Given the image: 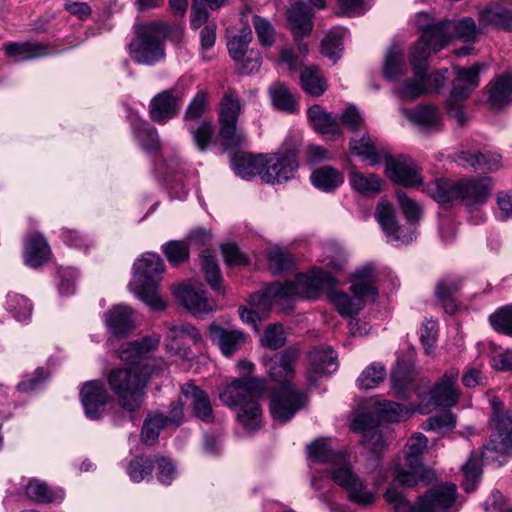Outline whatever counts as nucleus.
Listing matches in <instances>:
<instances>
[{
    "label": "nucleus",
    "mask_w": 512,
    "mask_h": 512,
    "mask_svg": "<svg viewBox=\"0 0 512 512\" xmlns=\"http://www.w3.org/2000/svg\"><path fill=\"white\" fill-rule=\"evenodd\" d=\"M428 440L422 433L414 434L406 444L405 462L393 465L392 483L384 493V499L392 512H448L456 501V485L447 483L430 489L411 503L399 487H414L428 475L422 461Z\"/></svg>",
    "instance_id": "obj_1"
},
{
    "label": "nucleus",
    "mask_w": 512,
    "mask_h": 512,
    "mask_svg": "<svg viewBox=\"0 0 512 512\" xmlns=\"http://www.w3.org/2000/svg\"><path fill=\"white\" fill-rule=\"evenodd\" d=\"M299 357V350L289 347L282 352L275 353L268 360L263 359V364L269 378L278 383L271 393L270 412L275 421L286 423L297 411L302 409L307 402V396L295 388L291 383L295 376V364Z\"/></svg>",
    "instance_id": "obj_2"
},
{
    "label": "nucleus",
    "mask_w": 512,
    "mask_h": 512,
    "mask_svg": "<svg viewBox=\"0 0 512 512\" xmlns=\"http://www.w3.org/2000/svg\"><path fill=\"white\" fill-rule=\"evenodd\" d=\"M336 283L335 277L328 271L315 269L310 274H299L284 284L275 282L254 293L252 303L266 309L275 303L291 302L297 299H314L320 290L330 288Z\"/></svg>",
    "instance_id": "obj_3"
},
{
    "label": "nucleus",
    "mask_w": 512,
    "mask_h": 512,
    "mask_svg": "<svg viewBox=\"0 0 512 512\" xmlns=\"http://www.w3.org/2000/svg\"><path fill=\"white\" fill-rule=\"evenodd\" d=\"M266 390V381L261 378L244 377L232 381L220 392L219 398L237 412V420L249 433L262 425V408L258 402Z\"/></svg>",
    "instance_id": "obj_4"
},
{
    "label": "nucleus",
    "mask_w": 512,
    "mask_h": 512,
    "mask_svg": "<svg viewBox=\"0 0 512 512\" xmlns=\"http://www.w3.org/2000/svg\"><path fill=\"white\" fill-rule=\"evenodd\" d=\"M492 187V178L485 176L464 178L457 182L436 179L426 185L425 191L440 204L459 202L469 211H474L487 203Z\"/></svg>",
    "instance_id": "obj_5"
},
{
    "label": "nucleus",
    "mask_w": 512,
    "mask_h": 512,
    "mask_svg": "<svg viewBox=\"0 0 512 512\" xmlns=\"http://www.w3.org/2000/svg\"><path fill=\"white\" fill-rule=\"evenodd\" d=\"M155 371L148 365L116 368L108 375V384L117 396L118 405L128 412L138 410L144 401L145 387Z\"/></svg>",
    "instance_id": "obj_6"
},
{
    "label": "nucleus",
    "mask_w": 512,
    "mask_h": 512,
    "mask_svg": "<svg viewBox=\"0 0 512 512\" xmlns=\"http://www.w3.org/2000/svg\"><path fill=\"white\" fill-rule=\"evenodd\" d=\"M350 282V294L332 291L329 298L342 317L353 319L363 309L367 301L373 302L378 296L374 267L371 264H366L358 268L353 273Z\"/></svg>",
    "instance_id": "obj_7"
},
{
    "label": "nucleus",
    "mask_w": 512,
    "mask_h": 512,
    "mask_svg": "<svg viewBox=\"0 0 512 512\" xmlns=\"http://www.w3.org/2000/svg\"><path fill=\"white\" fill-rule=\"evenodd\" d=\"M397 199L403 214L410 223L418 221L421 218V207L405 192L398 191ZM375 218L385 233L388 242L396 246L406 245L415 238V228L412 224L408 227L399 226L397 224L395 211L392 205L386 200H381L378 203Z\"/></svg>",
    "instance_id": "obj_8"
},
{
    "label": "nucleus",
    "mask_w": 512,
    "mask_h": 512,
    "mask_svg": "<svg viewBox=\"0 0 512 512\" xmlns=\"http://www.w3.org/2000/svg\"><path fill=\"white\" fill-rule=\"evenodd\" d=\"M165 269L160 256L146 252L133 265V291L152 310L161 311L166 305L158 293V284Z\"/></svg>",
    "instance_id": "obj_9"
},
{
    "label": "nucleus",
    "mask_w": 512,
    "mask_h": 512,
    "mask_svg": "<svg viewBox=\"0 0 512 512\" xmlns=\"http://www.w3.org/2000/svg\"><path fill=\"white\" fill-rule=\"evenodd\" d=\"M179 31L162 20L138 26L137 35L129 44L132 59L141 65L152 66L165 57V40L172 31Z\"/></svg>",
    "instance_id": "obj_10"
},
{
    "label": "nucleus",
    "mask_w": 512,
    "mask_h": 512,
    "mask_svg": "<svg viewBox=\"0 0 512 512\" xmlns=\"http://www.w3.org/2000/svg\"><path fill=\"white\" fill-rule=\"evenodd\" d=\"M493 416L491 421L494 431L489 442L483 446L482 461L502 466L512 455V415L501 414L502 403L496 399L492 402Z\"/></svg>",
    "instance_id": "obj_11"
},
{
    "label": "nucleus",
    "mask_w": 512,
    "mask_h": 512,
    "mask_svg": "<svg viewBox=\"0 0 512 512\" xmlns=\"http://www.w3.org/2000/svg\"><path fill=\"white\" fill-rule=\"evenodd\" d=\"M241 106L232 91H227L220 103L219 122L221 143L226 149L238 148L246 141V134L237 127Z\"/></svg>",
    "instance_id": "obj_12"
},
{
    "label": "nucleus",
    "mask_w": 512,
    "mask_h": 512,
    "mask_svg": "<svg viewBox=\"0 0 512 512\" xmlns=\"http://www.w3.org/2000/svg\"><path fill=\"white\" fill-rule=\"evenodd\" d=\"M429 57L428 51H420L419 48L411 50L410 62L414 76L406 79L403 84L395 90L396 95L401 100H414L422 95L431 93V87L426 82Z\"/></svg>",
    "instance_id": "obj_13"
},
{
    "label": "nucleus",
    "mask_w": 512,
    "mask_h": 512,
    "mask_svg": "<svg viewBox=\"0 0 512 512\" xmlns=\"http://www.w3.org/2000/svg\"><path fill=\"white\" fill-rule=\"evenodd\" d=\"M332 480L347 493L350 502L361 507L373 504L376 499V493L369 489L366 481L354 472L351 463L337 469Z\"/></svg>",
    "instance_id": "obj_14"
},
{
    "label": "nucleus",
    "mask_w": 512,
    "mask_h": 512,
    "mask_svg": "<svg viewBox=\"0 0 512 512\" xmlns=\"http://www.w3.org/2000/svg\"><path fill=\"white\" fill-rule=\"evenodd\" d=\"M298 168L297 151L289 148L266 157L262 180L267 183H282L294 177Z\"/></svg>",
    "instance_id": "obj_15"
},
{
    "label": "nucleus",
    "mask_w": 512,
    "mask_h": 512,
    "mask_svg": "<svg viewBox=\"0 0 512 512\" xmlns=\"http://www.w3.org/2000/svg\"><path fill=\"white\" fill-rule=\"evenodd\" d=\"M442 32L436 40V49L441 50L444 48L452 38H457L464 43H474L477 41L480 34L483 33V28L477 26L476 22L471 17H463L459 20H442V25L439 29Z\"/></svg>",
    "instance_id": "obj_16"
},
{
    "label": "nucleus",
    "mask_w": 512,
    "mask_h": 512,
    "mask_svg": "<svg viewBox=\"0 0 512 512\" xmlns=\"http://www.w3.org/2000/svg\"><path fill=\"white\" fill-rule=\"evenodd\" d=\"M459 370L451 367L431 387L428 393L429 405L434 407L451 408L455 406L460 398V391L457 386Z\"/></svg>",
    "instance_id": "obj_17"
},
{
    "label": "nucleus",
    "mask_w": 512,
    "mask_h": 512,
    "mask_svg": "<svg viewBox=\"0 0 512 512\" xmlns=\"http://www.w3.org/2000/svg\"><path fill=\"white\" fill-rule=\"evenodd\" d=\"M385 169L390 180L405 187H413L422 182L420 167L410 157L387 156L385 157Z\"/></svg>",
    "instance_id": "obj_18"
},
{
    "label": "nucleus",
    "mask_w": 512,
    "mask_h": 512,
    "mask_svg": "<svg viewBox=\"0 0 512 512\" xmlns=\"http://www.w3.org/2000/svg\"><path fill=\"white\" fill-rule=\"evenodd\" d=\"M81 403L87 418L98 420L106 405L113 400L105 385L99 380L88 381L80 390Z\"/></svg>",
    "instance_id": "obj_19"
},
{
    "label": "nucleus",
    "mask_w": 512,
    "mask_h": 512,
    "mask_svg": "<svg viewBox=\"0 0 512 512\" xmlns=\"http://www.w3.org/2000/svg\"><path fill=\"white\" fill-rule=\"evenodd\" d=\"M174 295L194 316L208 314L214 309V303L207 298L202 284H181L174 288Z\"/></svg>",
    "instance_id": "obj_20"
},
{
    "label": "nucleus",
    "mask_w": 512,
    "mask_h": 512,
    "mask_svg": "<svg viewBox=\"0 0 512 512\" xmlns=\"http://www.w3.org/2000/svg\"><path fill=\"white\" fill-rule=\"evenodd\" d=\"M485 68L483 64L476 63L468 68L453 67L455 77L452 82L450 97L452 103L464 102L479 86V74Z\"/></svg>",
    "instance_id": "obj_21"
},
{
    "label": "nucleus",
    "mask_w": 512,
    "mask_h": 512,
    "mask_svg": "<svg viewBox=\"0 0 512 512\" xmlns=\"http://www.w3.org/2000/svg\"><path fill=\"white\" fill-rule=\"evenodd\" d=\"M307 452L310 460V467L316 464H327L330 466V476L332 477L337 469H341L350 463L349 455L340 450H334L323 439L313 441L307 446Z\"/></svg>",
    "instance_id": "obj_22"
},
{
    "label": "nucleus",
    "mask_w": 512,
    "mask_h": 512,
    "mask_svg": "<svg viewBox=\"0 0 512 512\" xmlns=\"http://www.w3.org/2000/svg\"><path fill=\"white\" fill-rule=\"evenodd\" d=\"M181 105L182 99L178 94L171 89L163 90L150 100V118L158 124H166L178 115Z\"/></svg>",
    "instance_id": "obj_23"
},
{
    "label": "nucleus",
    "mask_w": 512,
    "mask_h": 512,
    "mask_svg": "<svg viewBox=\"0 0 512 512\" xmlns=\"http://www.w3.org/2000/svg\"><path fill=\"white\" fill-rule=\"evenodd\" d=\"M310 365L306 373L309 386H314L325 375L338 369L337 355L329 347H317L309 353Z\"/></svg>",
    "instance_id": "obj_24"
},
{
    "label": "nucleus",
    "mask_w": 512,
    "mask_h": 512,
    "mask_svg": "<svg viewBox=\"0 0 512 512\" xmlns=\"http://www.w3.org/2000/svg\"><path fill=\"white\" fill-rule=\"evenodd\" d=\"M351 429L354 432L363 433L361 443L371 451L375 460L379 461L380 454L384 451L386 444L381 431L374 426L372 417L367 413L359 414L352 421Z\"/></svg>",
    "instance_id": "obj_25"
},
{
    "label": "nucleus",
    "mask_w": 512,
    "mask_h": 512,
    "mask_svg": "<svg viewBox=\"0 0 512 512\" xmlns=\"http://www.w3.org/2000/svg\"><path fill=\"white\" fill-rule=\"evenodd\" d=\"M159 175L167 184L170 195L179 200H183L189 193V188L185 183L183 167L178 157L164 161L158 168Z\"/></svg>",
    "instance_id": "obj_26"
},
{
    "label": "nucleus",
    "mask_w": 512,
    "mask_h": 512,
    "mask_svg": "<svg viewBox=\"0 0 512 512\" xmlns=\"http://www.w3.org/2000/svg\"><path fill=\"white\" fill-rule=\"evenodd\" d=\"M415 24L421 32V36L411 50L419 48L420 51H428V56L439 51V49H436V40L442 32V29H439L442 21L434 23L429 13L420 12L416 15Z\"/></svg>",
    "instance_id": "obj_27"
},
{
    "label": "nucleus",
    "mask_w": 512,
    "mask_h": 512,
    "mask_svg": "<svg viewBox=\"0 0 512 512\" xmlns=\"http://www.w3.org/2000/svg\"><path fill=\"white\" fill-rule=\"evenodd\" d=\"M181 395L189 401L196 418L206 423L214 421V413L208 394L193 383L181 386Z\"/></svg>",
    "instance_id": "obj_28"
},
{
    "label": "nucleus",
    "mask_w": 512,
    "mask_h": 512,
    "mask_svg": "<svg viewBox=\"0 0 512 512\" xmlns=\"http://www.w3.org/2000/svg\"><path fill=\"white\" fill-rule=\"evenodd\" d=\"M159 343L160 337L158 335L146 336L140 341L124 343L120 348L119 357L132 367L134 365L138 366L137 364L154 351Z\"/></svg>",
    "instance_id": "obj_29"
},
{
    "label": "nucleus",
    "mask_w": 512,
    "mask_h": 512,
    "mask_svg": "<svg viewBox=\"0 0 512 512\" xmlns=\"http://www.w3.org/2000/svg\"><path fill=\"white\" fill-rule=\"evenodd\" d=\"M488 103L494 109H502L512 103V74L503 73L494 77L486 87Z\"/></svg>",
    "instance_id": "obj_30"
},
{
    "label": "nucleus",
    "mask_w": 512,
    "mask_h": 512,
    "mask_svg": "<svg viewBox=\"0 0 512 512\" xmlns=\"http://www.w3.org/2000/svg\"><path fill=\"white\" fill-rule=\"evenodd\" d=\"M307 117L314 130L329 139H336L341 134L339 121L320 105H313L307 110Z\"/></svg>",
    "instance_id": "obj_31"
},
{
    "label": "nucleus",
    "mask_w": 512,
    "mask_h": 512,
    "mask_svg": "<svg viewBox=\"0 0 512 512\" xmlns=\"http://www.w3.org/2000/svg\"><path fill=\"white\" fill-rule=\"evenodd\" d=\"M209 337L216 343L225 356H231L245 343V334L239 330H227L212 323L208 329Z\"/></svg>",
    "instance_id": "obj_32"
},
{
    "label": "nucleus",
    "mask_w": 512,
    "mask_h": 512,
    "mask_svg": "<svg viewBox=\"0 0 512 512\" xmlns=\"http://www.w3.org/2000/svg\"><path fill=\"white\" fill-rule=\"evenodd\" d=\"M313 16L314 12L312 9L302 1H298L289 7L288 22L295 41H298V37H305L311 33L313 29Z\"/></svg>",
    "instance_id": "obj_33"
},
{
    "label": "nucleus",
    "mask_w": 512,
    "mask_h": 512,
    "mask_svg": "<svg viewBox=\"0 0 512 512\" xmlns=\"http://www.w3.org/2000/svg\"><path fill=\"white\" fill-rule=\"evenodd\" d=\"M478 22L483 28L493 27L497 30L512 32V10L499 4H491L478 14Z\"/></svg>",
    "instance_id": "obj_34"
},
{
    "label": "nucleus",
    "mask_w": 512,
    "mask_h": 512,
    "mask_svg": "<svg viewBox=\"0 0 512 512\" xmlns=\"http://www.w3.org/2000/svg\"><path fill=\"white\" fill-rule=\"evenodd\" d=\"M132 310L124 304H118L105 314V323L109 332L115 337H124L133 328Z\"/></svg>",
    "instance_id": "obj_35"
},
{
    "label": "nucleus",
    "mask_w": 512,
    "mask_h": 512,
    "mask_svg": "<svg viewBox=\"0 0 512 512\" xmlns=\"http://www.w3.org/2000/svg\"><path fill=\"white\" fill-rule=\"evenodd\" d=\"M50 256V248L41 234L29 236L25 242V263L31 268L43 265Z\"/></svg>",
    "instance_id": "obj_36"
},
{
    "label": "nucleus",
    "mask_w": 512,
    "mask_h": 512,
    "mask_svg": "<svg viewBox=\"0 0 512 512\" xmlns=\"http://www.w3.org/2000/svg\"><path fill=\"white\" fill-rule=\"evenodd\" d=\"M401 112L411 123L422 129H432L440 125V113L434 105L426 104L414 109L402 108Z\"/></svg>",
    "instance_id": "obj_37"
},
{
    "label": "nucleus",
    "mask_w": 512,
    "mask_h": 512,
    "mask_svg": "<svg viewBox=\"0 0 512 512\" xmlns=\"http://www.w3.org/2000/svg\"><path fill=\"white\" fill-rule=\"evenodd\" d=\"M266 157L263 155L243 154L234 156L232 159V169L236 175L243 179H251L256 175L264 173Z\"/></svg>",
    "instance_id": "obj_38"
},
{
    "label": "nucleus",
    "mask_w": 512,
    "mask_h": 512,
    "mask_svg": "<svg viewBox=\"0 0 512 512\" xmlns=\"http://www.w3.org/2000/svg\"><path fill=\"white\" fill-rule=\"evenodd\" d=\"M7 57L21 56L22 60H31L49 54L48 46L39 42H7L3 45Z\"/></svg>",
    "instance_id": "obj_39"
},
{
    "label": "nucleus",
    "mask_w": 512,
    "mask_h": 512,
    "mask_svg": "<svg viewBox=\"0 0 512 512\" xmlns=\"http://www.w3.org/2000/svg\"><path fill=\"white\" fill-rule=\"evenodd\" d=\"M133 133L143 150L148 153L155 152L160 148V139L156 128L145 120H140L135 115L132 120Z\"/></svg>",
    "instance_id": "obj_40"
},
{
    "label": "nucleus",
    "mask_w": 512,
    "mask_h": 512,
    "mask_svg": "<svg viewBox=\"0 0 512 512\" xmlns=\"http://www.w3.org/2000/svg\"><path fill=\"white\" fill-rule=\"evenodd\" d=\"M406 71V64L404 60V52L402 48L397 45H391L385 55L383 74L389 81H395L400 76L404 75Z\"/></svg>",
    "instance_id": "obj_41"
},
{
    "label": "nucleus",
    "mask_w": 512,
    "mask_h": 512,
    "mask_svg": "<svg viewBox=\"0 0 512 512\" xmlns=\"http://www.w3.org/2000/svg\"><path fill=\"white\" fill-rule=\"evenodd\" d=\"M342 174L331 166H323L314 170L311 174L312 184L325 192H330L343 183Z\"/></svg>",
    "instance_id": "obj_42"
},
{
    "label": "nucleus",
    "mask_w": 512,
    "mask_h": 512,
    "mask_svg": "<svg viewBox=\"0 0 512 512\" xmlns=\"http://www.w3.org/2000/svg\"><path fill=\"white\" fill-rule=\"evenodd\" d=\"M300 81L303 90L314 97L321 96L327 89L320 70L314 65H309L302 69Z\"/></svg>",
    "instance_id": "obj_43"
},
{
    "label": "nucleus",
    "mask_w": 512,
    "mask_h": 512,
    "mask_svg": "<svg viewBox=\"0 0 512 512\" xmlns=\"http://www.w3.org/2000/svg\"><path fill=\"white\" fill-rule=\"evenodd\" d=\"M26 495L37 503H53L61 501L64 493L61 489L51 490L46 483L33 479L26 486Z\"/></svg>",
    "instance_id": "obj_44"
},
{
    "label": "nucleus",
    "mask_w": 512,
    "mask_h": 512,
    "mask_svg": "<svg viewBox=\"0 0 512 512\" xmlns=\"http://www.w3.org/2000/svg\"><path fill=\"white\" fill-rule=\"evenodd\" d=\"M269 94L276 109L290 114L297 111V101L285 84L274 83L269 88Z\"/></svg>",
    "instance_id": "obj_45"
},
{
    "label": "nucleus",
    "mask_w": 512,
    "mask_h": 512,
    "mask_svg": "<svg viewBox=\"0 0 512 512\" xmlns=\"http://www.w3.org/2000/svg\"><path fill=\"white\" fill-rule=\"evenodd\" d=\"M460 286L461 280L453 276L444 277L436 284L435 295L447 313H454L456 309L451 297L459 290Z\"/></svg>",
    "instance_id": "obj_46"
},
{
    "label": "nucleus",
    "mask_w": 512,
    "mask_h": 512,
    "mask_svg": "<svg viewBox=\"0 0 512 512\" xmlns=\"http://www.w3.org/2000/svg\"><path fill=\"white\" fill-rule=\"evenodd\" d=\"M350 149L371 166L380 163L383 157V153L376 148L368 134H364L360 139H352Z\"/></svg>",
    "instance_id": "obj_47"
},
{
    "label": "nucleus",
    "mask_w": 512,
    "mask_h": 512,
    "mask_svg": "<svg viewBox=\"0 0 512 512\" xmlns=\"http://www.w3.org/2000/svg\"><path fill=\"white\" fill-rule=\"evenodd\" d=\"M349 181L351 186L361 194H376L381 189L382 180L375 174H363L355 169H351L349 173Z\"/></svg>",
    "instance_id": "obj_48"
},
{
    "label": "nucleus",
    "mask_w": 512,
    "mask_h": 512,
    "mask_svg": "<svg viewBox=\"0 0 512 512\" xmlns=\"http://www.w3.org/2000/svg\"><path fill=\"white\" fill-rule=\"evenodd\" d=\"M168 427L162 419V413H149L143 422L141 441L146 445H153L158 440L160 432Z\"/></svg>",
    "instance_id": "obj_49"
},
{
    "label": "nucleus",
    "mask_w": 512,
    "mask_h": 512,
    "mask_svg": "<svg viewBox=\"0 0 512 512\" xmlns=\"http://www.w3.org/2000/svg\"><path fill=\"white\" fill-rule=\"evenodd\" d=\"M190 339L194 344H198L202 341V335L199 330L189 323H181L173 325L169 329L168 339L169 343L167 347L170 350H175V353H180V349L174 347V343L182 339Z\"/></svg>",
    "instance_id": "obj_50"
},
{
    "label": "nucleus",
    "mask_w": 512,
    "mask_h": 512,
    "mask_svg": "<svg viewBox=\"0 0 512 512\" xmlns=\"http://www.w3.org/2000/svg\"><path fill=\"white\" fill-rule=\"evenodd\" d=\"M374 409L380 420L389 422L401 421L409 413L404 405L389 400L377 402Z\"/></svg>",
    "instance_id": "obj_51"
},
{
    "label": "nucleus",
    "mask_w": 512,
    "mask_h": 512,
    "mask_svg": "<svg viewBox=\"0 0 512 512\" xmlns=\"http://www.w3.org/2000/svg\"><path fill=\"white\" fill-rule=\"evenodd\" d=\"M154 469V461L146 456H137L127 466V474L134 483L150 478Z\"/></svg>",
    "instance_id": "obj_52"
},
{
    "label": "nucleus",
    "mask_w": 512,
    "mask_h": 512,
    "mask_svg": "<svg viewBox=\"0 0 512 512\" xmlns=\"http://www.w3.org/2000/svg\"><path fill=\"white\" fill-rule=\"evenodd\" d=\"M189 244L185 240H170L162 245V252L172 265L189 259Z\"/></svg>",
    "instance_id": "obj_53"
},
{
    "label": "nucleus",
    "mask_w": 512,
    "mask_h": 512,
    "mask_svg": "<svg viewBox=\"0 0 512 512\" xmlns=\"http://www.w3.org/2000/svg\"><path fill=\"white\" fill-rule=\"evenodd\" d=\"M6 309L18 321L27 320L32 313L30 301L26 297L16 293L7 294Z\"/></svg>",
    "instance_id": "obj_54"
},
{
    "label": "nucleus",
    "mask_w": 512,
    "mask_h": 512,
    "mask_svg": "<svg viewBox=\"0 0 512 512\" xmlns=\"http://www.w3.org/2000/svg\"><path fill=\"white\" fill-rule=\"evenodd\" d=\"M392 387L395 390L397 396L402 399H406L412 389L413 376L408 368L402 367L398 364L397 367L392 371L391 375Z\"/></svg>",
    "instance_id": "obj_55"
},
{
    "label": "nucleus",
    "mask_w": 512,
    "mask_h": 512,
    "mask_svg": "<svg viewBox=\"0 0 512 512\" xmlns=\"http://www.w3.org/2000/svg\"><path fill=\"white\" fill-rule=\"evenodd\" d=\"M386 375L385 367L380 363H372L358 377V385L363 389H373L378 386Z\"/></svg>",
    "instance_id": "obj_56"
},
{
    "label": "nucleus",
    "mask_w": 512,
    "mask_h": 512,
    "mask_svg": "<svg viewBox=\"0 0 512 512\" xmlns=\"http://www.w3.org/2000/svg\"><path fill=\"white\" fill-rule=\"evenodd\" d=\"M252 39V32L250 28H244L238 35H235L227 43L230 56L235 61L243 60L247 51L248 45Z\"/></svg>",
    "instance_id": "obj_57"
},
{
    "label": "nucleus",
    "mask_w": 512,
    "mask_h": 512,
    "mask_svg": "<svg viewBox=\"0 0 512 512\" xmlns=\"http://www.w3.org/2000/svg\"><path fill=\"white\" fill-rule=\"evenodd\" d=\"M188 130L200 151H205L208 148L215 133L214 125L207 120L201 121L196 128L189 125Z\"/></svg>",
    "instance_id": "obj_58"
},
{
    "label": "nucleus",
    "mask_w": 512,
    "mask_h": 512,
    "mask_svg": "<svg viewBox=\"0 0 512 512\" xmlns=\"http://www.w3.org/2000/svg\"><path fill=\"white\" fill-rule=\"evenodd\" d=\"M201 265L202 270L204 272V276L207 282L209 283L210 287L216 292H221L222 277L215 258L211 255L203 254Z\"/></svg>",
    "instance_id": "obj_59"
},
{
    "label": "nucleus",
    "mask_w": 512,
    "mask_h": 512,
    "mask_svg": "<svg viewBox=\"0 0 512 512\" xmlns=\"http://www.w3.org/2000/svg\"><path fill=\"white\" fill-rule=\"evenodd\" d=\"M464 473L463 487L466 492L475 490L476 483L481 477V466L476 454L472 453L468 461L462 466Z\"/></svg>",
    "instance_id": "obj_60"
},
{
    "label": "nucleus",
    "mask_w": 512,
    "mask_h": 512,
    "mask_svg": "<svg viewBox=\"0 0 512 512\" xmlns=\"http://www.w3.org/2000/svg\"><path fill=\"white\" fill-rule=\"evenodd\" d=\"M492 328L500 333L512 336V306H504L489 317Z\"/></svg>",
    "instance_id": "obj_61"
},
{
    "label": "nucleus",
    "mask_w": 512,
    "mask_h": 512,
    "mask_svg": "<svg viewBox=\"0 0 512 512\" xmlns=\"http://www.w3.org/2000/svg\"><path fill=\"white\" fill-rule=\"evenodd\" d=\"M49 378L48 371L43 368H37L33 374L24 378L18 385L17 388L21 392L31 393L41 390L46 381Z\"/></svg>",
    "instance_id": "obj_62"
},
{
    "label": "nucleus",
    "mask_w": 512,
    "mask_h": 512,
    "mask_svg": "<svg viewBox=\"0 0 512 512\" xmlns=\"http://www.w3.org/2000/svg\"><path fill=\"white\" fill-rule=\"evenodd\" d=\"M252 23L261 45L270 47L275 41V31L271 23L258 15L253 16Z\"/></svg>",
    "instance_id": "obj_63"
},
{
    "label": "nucleus",
    "mask_w": 512,
    "mask_h": 512,
    "mask_svg": "<svg viewBox=\"0 0 512 512\" xmlns=\"http://www.w3.org/2000/svg\"><path fill=\"white\" fill-rule=\"evenodd\" d=\"M286 342V335L281 324L269 325L261 338L262 345L276 350L282 347Z\"/></svg>",
    "instance_id": "obj_64"
}]
</instances>
